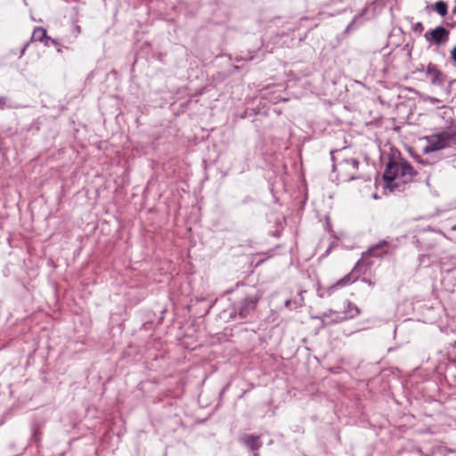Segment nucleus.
<instances>
[{
	"mask_svg": "<svg viewBox=\"0 0 456 456\" xmlns=\"http://www.w3.org/2000/svg\"><path fill=\"white\" fill-rule=\"evenodd\" d=\"M418 172L403 158L401 152L391 148L388 154L385 171L382 175L385 189L390 192H402L406 190L408 184L411 183Z\"/></svg>",
	"mask_w": 456,
	"mask_h": 456,
	"instance_id": "1",
	"label": "nucleus"
},
{
	"mask_svg": "<svg viewBox=\"0 0 456 456\" xmlns=\"http://www.w3.org/2000/svg\"><path fill=\"white\" fill-rule=\"evenodd\" d=\"M260 299L261 294L259 292L246 293L243 297L232 302L224 310L223 314L227 315V322H246L247 319L254 315Z\"/></svg>",
	"mask_w": 456,
	"mask_h": 456,
	"instance_id": "2",
	"label": "nucleus"
},
{
	"mask_svg": "<svg viewBox=\"0 0 456 456\" xmlns=\"http://www.w3.org/2000/svg\"><path fill=\"white\" fill-rule=\"evenodd\" d=\"M389 246V241L387 240H381L378 243L372 245L367 251L363 252L362 255V258L357 261L354 265V268L351 270L349 273L345 275L343 278L339 279L336 283L329 286L326 289L329 296H330L336 289L343 288L346 285L352 284L356 281L360 277L361 269L362 267V260L368 256H372L375 257H383L387 254V251L383 250L381 252H378L379 249H383L386 247Z\"/></svg>",
	"mask_w": 456,
	"mask_h": 456,
	"instance_id": "3",
	"label": "nucleus"
},
{
	"mask_svg": "<svg viewBox=\"0 0 456 456\" xmlns=\"http://www.w3.org/2000/svg\"><path fill=\"white\" fill-rule=\"evenodd\" d=\"M335 153H341V151H331V160L333 162L332 171L338 172V176L342 182H350L356 179H362L364 181H370V178H365L362 175H357L359 167V160L354 158L342 159L338 161V157Z\"/></svg>",
	"mask_w": 456,
	"mask_h": 456,
	"instance_id": "4",
	"label": "nucleus"
},
{
	"mask_svg": "<svg viewBox=\"0 0 456 456\" xmlns=\"http://www.w3.org/2000/svg\"><path fill=\"white\" fill-rule=\"evenodd\" d=\"M425 39L429 45H436L437 47L445 45L450 38V30L443 26H437L433 29L428 30L424 35Z\"/></svg>",
	"mask_w": 456,
	"mask_h": 456,
	"instance_id": "5",
	"label": "nucleus"
},
{
	"mask_svg": "<svg viewBox=\"0 0 456 456\" xmlns=\"http://www.w3.org/2000/svg\"><path fill=\"white\" fill-rule=\"evenodd\" d=\"M427 141L428 145L423 149L424 153L438 151L450 147L445 131L428 136Z\"/></svg>",
	"mask_w": 456,
	"mask_h": 456,
	"instance_id": "6",
	"label": "nucleus"
},
{
	"mask_svg": "<svg viewBox=\"0 0 456 456\" xmlns=\"http://www.w3.org/2000/svg\"><path fill=\"white\" fill-rule=\"evenodd\" d=\"M426 78L431 85L436 86H444L447 80V75L444 74L436 64L429 62L425 69Z\"/></svg>",
	"mask_w": 456,
	"mask_h": 456,
	"instance_id": "7",
	"label": "nucleus"
},
{
	"mask_svg": "<svg viewBox=\"0 0 456 456\" xmlns=\"http://www.w3.org/2000/svg\"><path fill=\"white\" fill-rule=\"evenodd\" d=\"M240 442L251 451H258L262 446L260 436L253 434H246L240 438Z\"/></svg>",
	"mask_w": 456,
	"mask_h": 456,
	"instance_id": "8",
	"label": "nucleus"
},
{
	"mask_svg": "<svg viewBox=\"0 0 456 456\" xmlns=\"http://www.w3.org/2000/svg\"><path fill=\"white\" fill-rule=\"evenodd\" d=\"M342 313L346 317V321H348L359 316L362 311L354 303L346 299Z\"/></svg>",
	"mask_w": 456,
	"mask_h": 456,
	"instance_id": "9",
	"label": "nucleus"
},
{
	"mask_svg": "<svg viewBox=\"0 0 456 456\" xmlns=\"http://www.w3.org/2000/svg\"><path fill=\"white\" fill-rule=\"evenodd\" d=\"M31 41H38L44 44L45 46H49L50 37L47 36L46 29L43 27H36L31 36Z\"/></svg>",
	"mask_w": 456,
	"mask_h": 456,
	"instance_id": "10",
	"label": "nucleus"
},
{
	"mask_svg": "<svg viewBox=\"0 0 456 456\" xmlns=\"http://www.w3.org/2000/svg\"><path fill=\"white\" fill-rule=\"evenodd\" d=\"M31 439L38 444L42 439L41 425L34 421L31 424Z\"/></svg>",
	"mask_w": 456,
	"mask_h": 456,
	"instance_id": "11",
	"label": "nucleus"
},
{
	"mask_svg": "<svg viewBox=\"0 0 456 456\" xmlns=\"http://www.w3.org/2000/svg\"><path fill=\"white\" fill-rule=\"evenodd\" d=\"M433 9L442 17H444L448 13V5L443 0L436 2L433 5Z\"/></svg>",
	"mask_w": 456,
	"mask_h": 456,
	"instance_id": "12",
	"label": "nucleus"
},
{
	"mask_svg": "<svg viewBox=\"0 0 456 456\" xmlns=\"http://www.w3.org/2000/svg\"><path fill=\"white\" fill-rule=\"evenodd\" d=\"M430 451L435 456H446L449 452H452V450L441 444L433 446Z\"/></svg>",
	"mask_w": 456,
	"mask_h": 456,
	"instance_id": "13",
	"label": "nucleus"
},
{
	"mask_svg": "<svg viewBox=\"0 0 456 456\" xmlns=\"http://www.w3.org/2000/svg\"><path fill=\"white\" fill-rule=\"evenodd\" d=\"M432 256L429 254H422L419 256V263L420 266L428 267L434 263Z\"/></svg>",
	"mask_w": 456,
	"mask_h": 456,
	"instance_id": "14",
	"label": "nucleus"
},
{
	"mask_svg": "<svg viewBox=\"0 0 456 456\" xmlns=\"http://www.w3.org/2000/svg\"><path fill=\"white\" fill-rule=\"evenodd\" d=\"M333 316L332 322L334 323H340L346 321V317H345L342 312L336 311Z\"/></svg>",
	"mask_w": 456,
	"mask_h": 456,
	"instance_id": "15",
	"label": "nucleus"
},
{
	"mask_svg": "<svg viewBox=\"0 0 456 456\" xmlns=\"http://www.w3.org/2000/svg\"><path fill=\"white\" fill-rule=\"evenodd\" d=\"M27 132H37L40 129V122L38 120H36L35 122L31 123L29 126L23 128Z\"/></svg>",
	"mask_w": 456,
	"mask_h": 456,
	"instance_id": "16",
	"label": "nucleus"
},
{
	"mask_svg": "<svg viewBox=\"0 0 456 456\" xmlns=\"http://www.w3.org/2000/svg\"><path fill=\"white\" fill-rule=\"evenodd\" d=\"M301 305V303H297V301H292L290 299H287L285 301V306L289 309H296Z\"/></svg>",
	"mask_w": 456,
	"mask_h": 456,
	"instance_id": "17",
	"label": "nucleus"
},
{
	"mask_svg": "<svg viewBox=\"0 0 456 456\" xmlns=\"http://www.w3.org/2000/svg\"><path fill=\"white\" fill-rule=\"evenodd\" d=\"M412 30L414 32H418V33L421 34L424 30V26L420 21L416 22L415 24L412 25Z\"/></svg>",
	"mask_w": 456,
	"mask_h": 456,
	"instance_id": "18",
	"label": "nucleus"
},
{
	"mask_svg": "<svg viewBox=\"0 0 456 456\" xmlns=\"http://www.w3.org/2000/svg\"><path fill=\"white\" fill-rule=\"evenodd\" d=\"M450 59L453 66L456 67V45L450 51Z\"/></svg>",
	"mask_w": 456,
	"mask_h": 456,
	"instance_id": "19",
	"label": "nucleus"
},
{
	"mask_svg": "<svg viewBox=\"0 0 456 456\" xmlns=\"http://www.w3.org/2000/svg\"><path fill=\"white\" fill-rule=\"evenodd\" d=\"M453 84H456V80H451L449 81V84L444 87V92L446 93V94L450 95L451 94V91H452V86Z\"/></svg>",
	"mask_w": 456,
	"mask_h": 456,
	"instance_id": "20",
	"label": "nucleus"
},
{
	"mask_svg": "<svg viewBox=\"0 0 456 456\" xmlns=\"http://www.w3.org/2000/svg\"><path fill=\"white\" fill-rule=\"evenodd\" d=\"M374 4H375V3H371V4H370V6H374ZM368 9H369V5H367L366 7H364V8L362 10V12L358 14V16H360V17L364 16V15L366 14V12H367Z\"/></svg>",
	"mask_w": 456,
	"mask_h": 456,
	"instance_id": "21",
	"label": "nucleus"
},
{
	"mask_svg": "<svg viewBox=\"0 0 456 456\" xmlns=\"http://www.w3.org/2000/svg\"><path fill=\"white\" fill-rule=\"evenodd\" d=\"M254 201V199L250 196H247L245 197L242 200H241V204H248L250 202H253Z\"/></svg>",
	"mask_w": 456,
	"mask_h": 456,
	"instance_id": "22",
	"label": "nucleus"
},
{
	"mask_svg": "<svg viewBox=\"0 0 456 456\" xmlns=\"http://www.w3.org/2000/svg\"><path fill=\"white\" fill-rule=\"evenodd\" d=\"M7 98L4 96L0 97V109H4L6 104Z\"/></svg>",
	"mask_w": 456,
	"mask_h": 456,
	"instance_id": "23",
	"label": "nucleus"
},
{
	"mask_svg": "<svg viewBox=\"0 0 456 456\" xmlns=\"http://www.w3.org/2000/svg\"><path fill=\"white\" fill-rule=\"evenodd\" d=\"M53 45L56 47H59L60 46V43L56 40V39H53L50 37V40H49V46Z\"/></svg>",
	"mask_w": 456,
	"mask_h": 456,
	"instance_id": "24",
	"label": "nucleus"
},
{
	"mask_svg": "<svg viewBox=\"0 0 456 456\" xmlns=\"http://www.w3.org/2000/svg\"><path fill=\"white\" fill-rule=\"evenodd\" d=\"M28 45H29V42H27V43H25V44L23 45V46H22V48H21V50H20V57H21L22 55H24V53H25V52H26V50H27V48H28Z\"/></svg>",
	"mask_w": 456,
	"mask_h": 456,
	"instance_id": "25",
	"label": "nucleus"
},
{
	"mask_svg": "<svg viewBox=\"0 0 456 456\" xmlns=\"http://www.w3.org/2000/svg\"><path fill=\"white\" fill-rule=\"evenodd\" d=\"M334 310L330 309L329 311L323 313V317H331L334 315Z\"/></svg>",
	"mask_w": 456,
	"mask_h": 456,
	"instance_id": "26",
	"label": "nucleus"
},
{
	"mask_svg": "<svg viewBox=\"0 0 456 456\" xmlns=\"http://www.w3.org/2000/svg\"><path fill=\"white\" fill-rule=\"evenodd\" d=\"M346 0H330V4H337L338 3H345Z\"/></svg>",
	"mask_w": 456,
	"mask_h": 456,
	"instance_id": "27",
	"label": "nucleus"
},
{
	"mask_svg": "<svg viewBox=\"0 0 456 456\" xmlns=\"http://www.w3.org/2000/svg\"><path fill=\"white\" fill-rule=\"evenodd\" d=\"M74 31L77 33V35L81 33V27L79 25H75Z\"/></svg>",
	"mask_w": 456,
	"mask_h": 456,
	"instance_id": "28",
	"label": "nucleus"
},
{
	"mask_svg": "<svg viewBox=\"0 0 456 456\" xmlns=\"http://www.w3.org/2000/svg\"><path fill=\"white\" fill-rule=\"evenodd\" d=\"M149 325H151V323H149V322H144V323L142 325V329H143V330H148Z\"/></svg>",
	"mask_w": 456,
	"mask_h": 456,
	"instance_id": "29",
	"label": "nucleus"
},
{
	"mask_svg": "<svg viewBox=\"0 0 456 456\" xmlns=\"http://www.w3.org/2000/svg\"><path fill=\"white\" fill-rule=\"evenodd\" d=\"M330 250H331V246H330V247L326 249V252L324 253V256H328V255L330 253Z\"/></svg>",
	"mask_w": 456,
	"mask_h": 456,
	"instance_id": "30",
	"label": "nucleus"
},
{
	"mask_svg": "<svg viewBox=\"0 0 456 456\" xmlns=\"http://www.w3.org/2000/svg\"><path fill=\"white\" fill-rule=\"evenodd\" d=\"M423 456H435V455L433 454V452L431 451H429L428 452L423 454Z\"/></svg>",
	"mask_w": 456,
	"mask_h": 456,
	"instance_id": "31",
	"label": "nucleus"
},
{
	"mask_svg": "<svg viewBox=\"0 0 456 456\" xmlns=\"http://www.w3.org/2000/svg\"><path fill=\"white\" fill-rule=\"evenodd\" d=\"M354 23V20L351 21V23L349 25H347L346 27V30H348Z\"/></svg>",
	"mask_w": 456,
	"mask_h": 456,
	"instance_id": "32",
	"label": "nucleus"
},
{
	"mask_svg": "<svg viewBox=\"0 0 456 456\" xmlns=\"http://www.w3.org/2000/svg\"><path fill=\"white\" fill-rule=\"evenodd\" d=\"M432 102H439L440 101L436 98H431Z\"/></svg>",
	"mask_w": 456,
	"mask_h": 456,
	"instance_id": "33",
	"label": "nucleus"
},
{
	"mask_svg": "<svg viewBox=\"0 0 456 456\" xmlns=\"http://www.w3.org/2000/svg\"><path fill=\"white\" fill-rule=\"evenodd\" d=\"M264 261H265L264 259L259 260V261L256 263V266L260 265Z\"/></svg>",
	"mask_w": 456,
	"mask_h": 456,
	"instance_id": "34",
	"label": "nucleus"
},
{
	"mask_svg": "<svg viewBox=\"0 0 456 456\" xmlns=\"http://www.w3.org/2000/svg\"><path fill=\"white\" fill-rule=\"evenodd\" d=\"M363 281H364L365 282H367V284H370V285H371V284H372V282H371L370 280L363 279Z\"/></svg>",
	"mask_w": 456,
	"mask_h": 456,
	"instance_id": "35",
	"label": "nucleus"
},
{
	"mask_svg": "<svg viewBox=\"0 0 456 456\" xmlns=\"http://www.w3.org/2000/svg\"><path fill=\"white\" fill-rule=\"evenodd\" d=\"M418 452H419V453H420L422 456H423V454H425V453L422 452V450H421V449H419V450H418Z\"/></svg>",
	"mask_w": 456,
	"mask_h": 456,
	"instance_id": "36",
	"label": "nucleus"
},
{
	"mask_svg": "<svg viewBox=\"0 0 456 456\" xmlns=\"http://www.w3.org/2000/svg\"><path fill=\"white\" fill-rule=\"evenodd\" d=\"M452 231H456V225H453V226L452 227Z\"/></svg>",
	"mask_w": 456,
	"mask_h": 456,
	"instance_id": "37",
	"label": "nucleus"
},
{
	"mask_svg": "<svg viewBox=\"0 0 456 456\" xmlns=\"http://www.w3.org/2000/svg\"><path fill=\"white\" fill-rule=\"evenodd\" d=\"M452 13H456V6L454 7V9L452 10Z\"/></svg>",
	"mask_w": 456,
	"mask_h": 456,
	"instance_id": "38",
	"label": "nucleus"
},
{
	"mask_svg": "<svg viewBox=\"0 0 456 456\" xmlns=\"http://www.w3.org/2000/svg\"><path fill=\"white\" fill-rule=\"evenodd\" d=\"M232 289H230V290L226 291V294H229V293H232Z\"/></svg>",
	"mask_w": 456,
	"mask_h": 456,
	"instance_id": "39",
	"label": "nucleus"
},
{
	"mask_svg": "<svg viewBox=\"0 0 456 456\" xmlns=\"http://www.w3.org/2000/svg\"><path fill=\"white\" fill-rule=\"evenodd\" d=\"M254 456H258V453H255Z\"/></svg>",
	"mask_w": 456,
	"mask_h": 456,
	"instance_id": "40",
	"label": "nucleus"
}]
</instances>
